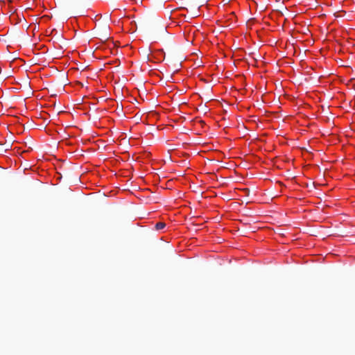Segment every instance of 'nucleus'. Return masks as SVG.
<instances>
[{"instance_id":"obj_1","label":"nucleus","mask_w":355,"mask_h":355,"mask_svg":"<svg viewBox=\"0 0 355 355\" xmlns=\"http://www.w3.org/2000/svg\"><path fill=\"white\" fill-rule=\"evenodd\" d=\"M155 227L157 230H160L164 229L166 227V224L163 222H159L155 224Z\"/></svg>"},{"instance_id":"obj_2","label":"nucleus","mask_w":355,"mask_h":355,"mask_svg":"<svg viewBox=\"0 0 355 355\" xmlns=\"http://www.w3.org/2000/svg\"><path fill=\"white\" fill-rule=\"evenodd\" d=\"M8 149H9L8 147L7 148H5V149L0 148V154L3 153L4 152H6Z\"/></svg>"}]
</instances>
